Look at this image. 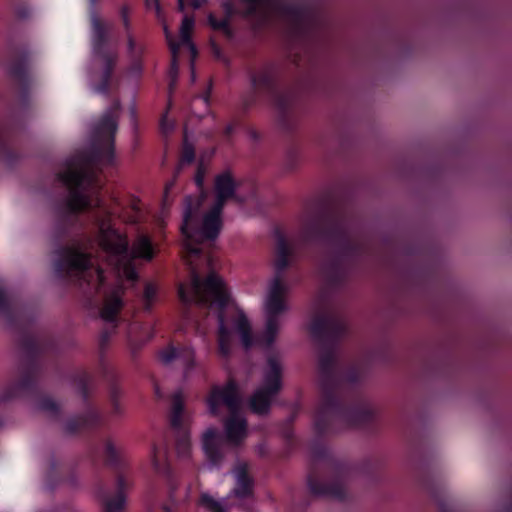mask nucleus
I'll use <instances>...</instances> for the list:
<instances>
[{
  "instance_id": "obj_28",
  "label": "nucleus",
  "mask_w": 512,
  "mask_h": 512,
  "mask_svg": "<svg viewBox=\"0 0 512 512\" xmlns=\"http://www.w3.org/2000/svg\"><path fill=\"white\" fill-rule=\"evenodd\" d=\"M40 410L44 413L52 415L56 410V405L54 404L53 401L47 399L40 404Z\"/></svg>"
},
{
  "instance_id": "obj_18",
  "label": "nucleus",
  "mask_w": 512,
  "mask_h": 512,
  "mask_svg": "<svg viewBox=\"0 0 512 512\" xmlns=\"http://www.w3.org/2000/svg\"><path fill=\"white\" fill-rule=\"evenodd\" d=\"M200 504L209 512H225L226 507L222 502L216 500L208 493H203L200 497Z\"/></svg>"
},
{
  "instance_id": "obj_39",
  "label": "nucleus",
  "mask_w": 512,
  "mask_h": 512,
  "mask_svg": "<svg viewBox=\"0 0 512 512\" xmlns=\"http://www.w3.org/2000/svg\"><path fill=\"white\" fill-rule=\"evenodd\" d=\"M385 243H386V247H387L388 246V236L387 235H386Z\"/></svg>"
},
{
  "instance_id": "obj_17",
  "label": "nucleus",
  "mask_w": 512,
  "mask_h": 512,
  "mask_svg": "<svg viewBox=\"0 0 512 512\" xmlns=\"http://www.w3.org/2000/svg\"><path fill=\"white\" fill-rule=\"evenodd\" d=\"M164 32L166 34L167 41L169 43L171 53H172V63H171V69H170V77L172 80V83L176 81L177 75H178V64H177V58H178V51H179V45L176 44L171 38V35L168 31V27L166 25L163 26Z\"/></svg>"
},
{
  "instance_id": "obj_31",
  "label": "nucleus",
  "mask_w": 512,
  "mask_h": 512,
  "mask_svg": "<svg viewBox=\"0 0 512 512\" xmlns=\"http://www.w3.org/2000/svg\"><path fill=\"white\" fill-rule=\"evenodd\" d=\"M210 23L213 25L214 28H223L226 26L225 20L216 22V21H213L212 17H210Z\"/></svg>"
},
{
  "instance_id": "obj_15",
  "label": "nucleus",
  "mask_w": 512,
  "mask_h": 512,
  "mask_svg": "<svg viewBox=\"0 0 512 512\" xmlns=\"http://www.w3.org/2000/svg\"><path fill=\"white\" fill-rule=\"evenodd\" d=\"M89 266V260L84 254L73 251L70 252L65 260V267L67 271L80 272L85 270Z\"/></svg>"
},
{
  "instance_id": "obj_10",
  "label": "nucleus",
  "mask_w": 512,
  "mask_h": 512,
  "mask_svg": "<svg viewBox=\"0 0 512 512\" xmlns=\"http://www.w3.org/2000/svg\"><path fill=\"white\" fill-rule=\"evenodd\" d=\"M122 293V289L120 287H116L105 296L104 306L100 313L103 320L113 321L115 319L123 305L121 299Z\"/></svg>"
},
{
  "instance_id": "obj_5",
  "label": "nucleus",
  "mask_w": 512,
  "mask_h": 512,
  "mask_svg": "<svg viewBox=\"0 0 512 512\" xmlns=\"http://www.w3.org/2000/svg\"><path fill=\"white\" fill-rule=\"evenodd\" d=\"M117 129L116 120L112 117H105L93 132V146L100 158L111 160L113 137Z\"/></svg>"
},
{
  "instance_id": "obj_2",
  "label": "nucleus",
  "mask_w": 512,
  "mask_h": 512,
  "mask_svg": "<svg viewBox=\"0 0 512 512\" xmlns=\"http://www.w3.org/2000/svg\"><path fill=\"white\" fill-rule=\"evenodd\" d=\"M208 412L213 416L229 415L224 422L225 437L232 445L247 437L246 420L239 414L242 398L233 382L215 385L206 397Z\"/></svg>"
},
{
  "instance_id": "obj_41",
  "label": "nucleus",
  "mask_w": 512,
  "mask_h": 512,
  "mask_svg": "<svg viewBox=\"0 0 512 512\" xmlns=\"http://www.w3.org/2000/svg\"><path fill=\"white\" fill-rule=\"evenodd\" d=\"M96 0H91L92 3H94Z\"/></svg>"
},
{
  "instance_id": "obj_4",
  "label": "nucleus",
  "mask_w": 512,
  "mask_h": 512,
  "mask_svg": "<svg viewBox=\"0 0 512 512\" xmlns=\"http://www.w3.org/2000/svg\"><path fill=\"white\" fill-rule=\"evenodd\" d=\"M280 389V365L274 358L269 359L264 377V387L259 389L251 399V409L258 414L266 413L270 399Z\"/></svg>"
},
{
  "instance_id": "obj_36",
  "label": "nucleus",
  "mask_w": 512,
  "mask_h": 512,
  "mask_svg": "<svg viewBox=\"0 0 512 512\" xmlns=\"http://www.w3.org/2000/svg\"><path fill=\"white\" fill-rule=\"evenodd\" d=\"M97 281H98L99 285H101L103 282V274H102L101 270H97Z\"/></svg>"
},
{
  "instance_id": "obj_23",
  "label": "nucleus",
  "mask_w": 512,
  "mask_h": 512,
  "mask_svg": "<svg viewBox=\"0 0 512 512\" xmlns=\"http://www.w3.org/2000/svg\"><path fill=\"white\" fill-rule=\"evenodd\" d=\"M320 231V225L318 223H310L305 225L301 231V237L304 240H310L315 234Z\"/></svg>"
},
{
  "instance_id": "obj_8",
  "label": "nucleus",
  "mask_w": 512,
  "mask_h": 512,
  "mask_svg": "<svg viewBox=\"0 0 512 512\" xmlns=\"http://www.w3.org/2000/svg\"><path fill=\"white\" fill-rule=\"evenodd\" d=\"M61 179L70 189L84 187L91 182V175L86 166L79 163L69 164L65 171L61 173Z\"/></svg>"
},
{
  "instance_id": "obj_22",
  "label": "nucleus",
  "mask_w": 512,
  "mask_h": 512,
  "mask_svg": "<svg viewBox=\"0 0 512 512\" xmlns=\"http://www.w3.org/2000/svg\"><path fill=\"white\" fill-rule=\"evenodd\" d=\"M165 454L162 450L154 447L151 452V463L156 471H160L163 467Z\"/></svg>"
},
{
  "instance_id": "obj_33",
  "label": "nucleus",
  "mask_w": 512,
  "mask_h": 512,
  "mask_svg": "<svg viewBox=\"0 0 512 512\" xmlns=\"http://www.w3.org/2000/svg\"><path fill=\"white\" fill-rule=\"evenodd\" d=\"M136 333H137V328H133V329L130 331V333H129V337H130L131 341H137V340H138V339H137V335H136Z\"/></svg>"
},
{
  "instance_id": "obj_32",
  "label": "nucleus",
  "mask_w": 512,
  "mask_h": 512,
  "mask_svg": "<svg viewBox=\"0 0 512 512\" xmlns=\"http://www.w3.org/2000/svg\"><path fill=\"white\" fill-rule=\"evenodd\" d=\"M386 72L388 71V46H389V33L388 28L386 27Z\"/></svg>"
},
{
  "instance_id": "obj_3",
  "label": "nucleus",
  "mask_w": 512,
  "mask_h": 512,
  "mask_svg": "<svg viewBox=\"0 0 512 512\" xmlns=\"http://www.w3.org/2000/svg\"><path fill=\"white\" fill-rule=\"evenodd\" d=\"M286 291L287 286L279 279H275L269 287L264 304L266 325L262 337L259 340L261 345L269 346L273 343L278 334L279 321L277 316L287 309L284 302V295Z\"/></svg>"
},
{
  "instance_id": "obj_1",
  "label": "nucleus",
  "mask_w": 512,
  "mask_h": 512,
  "mask_svg": "<svg viewBox=\"0 0 512 512\" xmlns=\"http://www.w3.org/2000/svg\"><path fill=\"white\" fill-rule=\"evenodd\" d=\"M236 183L232 176L225 172L218 175L214 185V199L204 204V196L187 197L183 209V221L180 226L182 244L185 249V261L189 266L191 287L189 291L183 284L179 285L178 294L182 301L197 299L206 302L208 296L213 297L211 309L217 314L218 352L223 358L230 355L235 337H239L245 349L251 347L253 338L251 326L243 311L229 298L223 281L215 273H210L204 283L200 279V271L193 262L201 250V245L213 241L222 227L221 211L225 203L234 199Z\"/></svg>"
},
{
  "instance_id": "obj_26",
  "label": "nucleus",
  "mask_w": 512,
  "mask_h": 512,
  "mask_svg": "<svg viewBox=\"0 0 512 512\" xmlns=\"http://www.w3.org/2000/svg\"><path fill=\"white\" fill-rule=\"evenodd\" d=\"M205 0H178V8L180 11H183L185 5H191L193 8H199Z\"/></svg>"
},
{
  "instance_id": "obj_21",
  "label": "nucleus",
  "mask_w": 512,
  "mask_h": 512,
  "mask_svg": "<svg viewBox=\"0 0 512 512\" xmlns=\"http://www.w3.org/2000/svg\"><path fill=\"white\" fill-rule=\"evenodd\" d=\"M118 272L121 276L125 277L128 280H135L137 278V273L135 269L127 261L119 263Z\"/></svg>"
},
{
  "instance_id": "obj_30",
  "label": "nucleus",
  "mask_w": 512,
  "mask_h": 512,
  "mask_svg": "<svg viewBox=\"0 0 512 512\" xmlns=\"http://www.w3.org/2000/svg\"><path fill=\"white\" fill-rule=\"evenodd\" d=\"M193 159H194L193 149L190 146L185 145L184 150H183L182 162L190 163V162H192Z\"/></svg>"
},
{
  "instance_id": "obj_25",
  "label": "nucleus",
  "mask_w": 512,
  "mask_h": 512,
  "mask_svg": "<svg viewBox=\"0 0 512 512\" xmlns=\"http://www.w3.org/2000/svg\"><path fill=\"white\" fill-rule=\"evenodd\" d=\"M175 128L173 120L168 119L167 115H164L160 122L161 133L165 136L169 135Z\"/></svg>"
},
{
  "instance_id": "obj_6",
  "label": "nucleus",
  "mask_w": 512,
  "mask_h": 512,
  "mask_svg": "<svg viewBox=\"0 0 512 512\" xmlns=\"http://www.w3.org/2000/svg\"><path fill=\"white\" fill-rule=\"evenodd\" d=\"M100 242L105 250L114 255L124 253L127 249L126 240L106 222L100 224Z\"/></svg>"
},
{
  "instance_id": "obj_38",
  "label": "nucleus",
  "mask_w": 512,
  "mask_h": 512,
  "mask_svg": "<svg viewBox=\"0 0 512 512\" xmlns=\"http://www.w3.org/2000/svg\"><path fill=\"white\" fill-rule=\"evenodd\" d=\"M148 2L154 4L156 6V9L159 10L157 0H148Z\"/></svg>"
},
{
  "instance_id": "obj_34",
  "label": "nucleus",
  "mask_w": 512,
  "mask_h": 512,
  "mask_svg": "<svg viewBox=\"0 0 512 512\" xmlns=\"http://www.w3.org/2000/svg\"><path fill=\"white\" fill-rule=\"evenodd\" d=\"M195 181H196L198 186L202 185V183H203V175L200 172L196 175Z\"/></svg>"
},
{
  "instance_id": "obj_16",
  "label": "nucleus",
  "mask_w": 512,
  "mask_h": 512,
  "mask_svg": "<svg viewBox=\"0 0 512 512\" xmlns=\"http://www.w3.org/2000/svg\"><path fill=\"white\" fill-rule=\"evenodd\" d=\"M184 400L180 393L174 394L172 398L171 423L174 427H179L184 419L183 410Z\"/></svg>"
},
{
  "instance_id": "obj_19",
  "label": "nucleus",
  "mask_w": 512,
  "mask_h": 512,
  "mask_svg": "<svg viewBox=\"0 0 512 512\" xmlns=\"http://www.w3.org/2000/svg\"><path fill=\"white\" fill-rule=\"evenodd\" d=\"M68 205L72 211L78 212L88 208L90 206V202L85 196L74 192L70 196Z\"/></svg>"
},
{
  "instance_id": "obj_24",
  "label": "nucleus",
  "mask_w": 512,
  "mask_h": 512,
  "mask_svg": "<svg viewBox=\"0 0 512 512\" xmlns=\"http://www.w3.org/2000/svg\"><path fill=\"white\" fill-rule=\"evenodd\" d=\"M286 248L283 242H281L277 248V256L275 260V265L277 269H283L287 266V260L285 257Z\"/></svg>"
},
{
  "instance_id": "obj_37",
  "label": "nucleus",
  "mask_w": 512,
  "mask_h": 512,
  "mask_svg": "<svg viewBox=\"0 0 512 512\" xmlns=\"http://www.w3.org/2000/svg\"><path fill=\"white\" fill-rule=\"evenodd\" d=\"M121 13H122V17H123L125 25H127V11H126V8H122Z\"/></svg>"
},
{
  "instance_id": "obj_29",
  "label": "nucleus",
  "mask_w": 512,
  "mask_h": 512,
  "mask_svg": "<svg viewBox=\"0 0 512 512\" xmlns=\"http://www.w3.org/2000/svg\"><path fill=\"white\" fill-rule=\"evenodd\" d=\"M157 293V289L155 286L151 285V284H147L145 286V291H144V296H145V299L148 303H150L153 298L155 297Z\"/></svg>"
},
{
  "instance_id": "obj_11",
  "label": "nucleus",
  "mask_w": 512,
  "mask_h": 512,
  "mask_svg": "<svg viewBox=\"0 0 512 512\" xmlns=\"http://www.w3.org/2000/svg\"><path fill=\"white\" fill-rule=\"evenodd\" d=\"M91 25L93 31V46L95 50H100L103 42L106 40L108 32L112 25L102 21L97 15L92 14Z\"/></svg>"
},
{
  "instance_id": "obj_35",
  "label": "nucleus",
  "mask_w": 512,
  "mask_h": 512,
  "mask_svg": "<svg viewBox=\"0 0 512 512\" xmlns=\"http://www.w3.org/2000/svg\"><path fill=\"white\" fill-rule=\"evenodd\" d=\"M260 0H252V3L249 4L248 6V11L251 12L253 11L255 8H256V4L259 2Z\"/></svg>"
},
{
  "instance_id": "obj_20",
  "label": "nucleus",
  "mask_w": 512,
  "mask_h": 512,
  "mask_svg": "<svg viewBox=\"0 0 512 512\" xmlns=\"http://www.w3.org/2000/svg\"><path fill=\"white\" fill-rule=\"evenodd\" d=\"M125 504V497L122 493L118 494L114 501L108 500L105 503V512H118Z\"/></svg>"
},
{
  "instance_id": "obj_12",
  "label": "nucleus",
  "mask_w": 512,
  "mask_h": 512,
  "mask_svg": "<svg viewBox=\"0 0 512 512\" xmlns=\"http://www.w3.org/2000/svg\"><path fill=\"white\" fill-rule=\"evenodd\" d=\"M155 250L151 240L141 235L139 236L132 246V256L134 258L143 259L145 261H151L154 257Z\"/></svg>"
},
{
  "instance_id": "obj_27",
  "label": "nucleus",
  "mask_w": 512,
  "mask_h": 512,
  "mask_svg": "<svg viewBox=\"0 0 512 512\" xmlns=\"http://www.w3.org/2000/svg\"><path fill=\"white\" fill-rule=\"evenodd\" d=\"M190 450V443L187 439L179 440L177 443V453L181 456L188 455Z\"/></svg>"
},
{
  "instance_id": "obj_7",
  "label": "nucleus",
  "mask_w": 512,
  "mask_h": 512,
  "mask_svg": "<svg viewBox=\"0 0 512 512\" xmlns=\"http://www.w3.org/2000/svg\"><path fill=\"white\" fill-rule=\"evenodd\" d=\"M163 364H174L178 368L188 369L194 364V351L191 348H169L160 354Z\"/></svg>"
},
{
  "instance_id": "obj_40",
  "label": "nucleus",
  "mask_w": 512,
  "mask_h": 512,
  "mask_svg": "<svg viewBox=\"0 0 512 512\" xmlns=\"http://www.w3.org/2000/svg\"><path fill=\"white\" fill-rule=\"evenodd\" d=\"M385 359H386V362H387V361H388V355H387V354H386V356H385Z\"/></svg>"
},
{
  "instance_id": "obj_13",
  "label": "nucleus",
  "mask_w": 512,
  "mask_h": 512,
  "mask_svg": "<svg viewBox=\"0 0 512 512\" xmlns=\"http://www.w3.org/2000/svg\"><path fill=\"white\" fill-rule=\"evenodd\" d=\"M236 477V487L234 489V494L237 497H246L250 495L252 491L251 480L246 472V465L241 464L235 470Z\"/></svg>"
},
{
  "instance_id": "obj_14",
  "label": "nucleus",
  "mask_w": 512,
  "mask_h": 512,
  "mask_svg": "<svg viewBox=\"0 0 512 512\" xmlns=\"http://www.w3.org/2000/svg\"><path fill=\"white\" fill-rule=\"evenodd\" d=\"M194 29V20L188 16H185L182 20L180 27V43H177L179 47L186 45L191 52L192 57L196 56V48L190 41V35Z\"/></svg>"
},
{
  "instance_id": "obj_9",
  "label": "nucleus",
  "mask_w": 512,
  "mask_h": 512,
  "mask_svg": "<svg viewBox=\"0 0 512 512\" xmlns=\"http://www.w3.org/2000/svg\"><path fill=\"white\" fill-rule=\"evenodd\" d=\"M224 440L214 428H208L202 436V446L208 459L216 463L222 457Z\"/></svg>"
}]
</instances>
